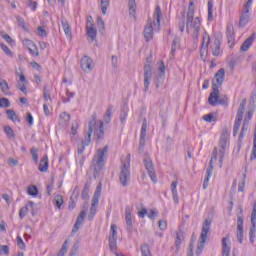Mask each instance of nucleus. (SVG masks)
<instances>
[{"instance_id":"f257e3e1","label":"nucleus","mask_w":256,"mask_h":256,"mask_svg":"<svg viewBox=\"0 0 256 256\" xmlns=\"http://www.w3.org/2000/svg\"><path fill=\"white\" fill-rule=\"evenodd\" d=\"M93 133L97 137V139H103V137L105 136L103 121L99 120L97 122L96 113L91 116L88 132L86 133L84 140H82L81 143L78 144L79 155L83 154V151H85V147H89V145H91V135H93Z\"/></svg>"},{"instance_id":"f03ea898","label":"nucleus","mask_w":256,"mask_h":256,"mask_svg":"<svg viewBox=\"0 0 256 256\" xmlns=\"http://www.w3.org/2000/svg\"><path fill=\"white\" fill-rule=\"evenodd\" d=\"M161 17H163V12H161V7L156 6L153 18H149L147 24L144 28V38L146 41H151L153 39V33L161 31Z\"/></svg>"},{"instance_id":"7ed1b4c3","label":"nucleus","mask_w":256,"mask_h":256,"mask_svg":"<svg viewBox=\"0 0 256 256\" xmlns=\"http://www.w3.org/2000/svg\"><path fill=\"white\" fill-rule=\"evenodd\" d=\"M186 31L192 35L193 41H199V33L201 32V18L193 15V10L187 12Z\"/></svg>"},{"instance_id":"20e7f679","label":"nucleus","mask_w":256,"mask_h":256,"mask_svg":"<svg viewBox=\"0 0 256 256\" xmlns=\"http://www.w3.org/2000/svg\"><path fill=\"white\" fill-rule=\"evenodd\" d=\"M109 147L105 146L103 149H98L96 155L92 159L94 169V179H97L105 167V156L107 155Z\"/></svg>"},{"instance_id":"39448f33","label":"nucleus","mask_w":256,"mask_h":256,"mask_svg":"<svg viewBox=\"0 0 256 256\" xmlns=\"http://www.w3.org/2000/svg\"><path fill=\"white\" fill-rule=\"evenodd\" d=\"M129 159H131V155L128 154L127 161L122 162L120 167L119 181L123 187H127L131 181V163Z\"/></svg>"},{"instance_id":"423d86ee","label":"nucleus","mask_w":256,"mask_h":256,"mask_svg":"<svg viewBox=\"0 0 256 256\" xmlns=\"http://www.w3.org/2000/svg\"><path fill=\"white\" fill-rule=\"evenodd\" d=\"M211 231V220L206 219L204 223L202 224V231L200 234V243L196 250V255L199 256L201 253H203V247L205 243L207 242V235H209V232Z\"/></svg>"},{"instance_id":"0eeeda50","label":"nucleus","mask_w":256,"mask_h":256,"mask_svg":"<svg viewBox=\"0 0 256 256\" xmlns=\"http://www.w3.org/2000/svg\"><path fill=\"white\" fill-rule=\"evenodd\" d=\"M227 145H229V130L227 128L223 129L222 134L220 136V163H223V159L225 158V149H227Z\"/></svg>"},{"instance_id":"6e6552de","label":"nucleus","mask_w":256,"mask_h":256,"mask_svg":"<svg viewBox=\"0 0 256 256\" xmlns=\"http://www.w3.org/2000/svg\"><path fill=\"white\" fill-rule=\"evenodd\" d=\"M117 225L112 224L110 227V235H109V249L112 253H117Z\"/></svg>"},{"instance_id":"1a4fd4ad","label":"nucleus","mask_w":256,"mask_h":256,"mask_svg":"<svg viewBox=\"0 0 256 256\" xmlns=\"http://www.w3.org/2000/svg\"><path fill=\"white\" fill-rule=\"evenodd\" d=\"M213 161H217V148H214L212 152V157L210 159L209 168L206 171V177L203 183V189H207L209 187V180L211 179V175H213Z\"/></svg>"},{"instance_id":"9d476101","label":"nucleus","mask_w":256,"mask_h":256,"mask_svg":"<svg viewBox=\"0 0 256 256\" xmlns=\"http://www.w3.org/2000/svg\"><path fill=\"white\" fill-rule=\"evenodd\" d=\"M151 79H153V69L151 64L144 65V93L149 91V86L151 85Z\"/></svg>"},{"instance_id":"9b49d317","label":"nucleus","mask_w":256,"mask_h":256,"mask_svg":"<svg viewBox=\"0 0 256 256\" xmlns=\"http://www.w3.org/2000/svg\"><path fill=\"white\" fill-rule=\"evenodd\" d=\"M143 163L151 181H153V183H157V174H155V166L153 165L151 158H145Z\"/></svg>"},{"instance_id":"f8f14e48","label":"nucleus","mask_w":256,"mask_h":256,"mask_svg":"<svg viewBox=\"0 0 256 256\" xmlns=\"http://www.w3.org/2000/svg\"><path fill=\"white\" fill-rule=\"evenodd\" d=\"M101 197V191H96L92 198V204L90 208V213L88 215V220L93 221V217L97 215V206L99 205V198Z\"/></svg>"},{"instance_id":"ddd939ff","label":"nucleus","mask_w":256,"mask_h":256,"mask_svg":"<svg viewBox=\"0 0 256 256\" xmlns=\"http://www.w3.org/2000/svg\"><path fill=\"white\" fill-rule=\"evenodd\" d=\"M80 67L84 73H91L95 67V63H93V59H91V57L84 56L80 60Z\"/></svg>"},{"instance_id":"4468645a","label":"nucleus","mask_w":256,"mask_h":256,"mask_svg":"<svg viewBox=\"0 0 256 256\" xmlns=\"http://www.w3.org/2000/svg\"><path fill=\"white\" fill-rule=\"evenodd\" d=\"M86 31L91 41H95V39H97V28H95V23H93V17L91 16L88 17L86 23Z\"/></svg>"},{"instance_id":"2eb2a0df","label":"nucleus","mask_w":256,"mask_h":256,"mask_svg":"<svg viewBox=\"0 0 256 256\" xmlns=\"http://www.w3.org/2000/svg\"><path fill=\"white\" fill-rule=\"evenodd\" d=\"M223 81H225V69L221 68L216 72L212 80V87L219 89L223 85Z\"/></svg>"},{"instance_id":"dca6fc26","label":"nucleus","mask_w":256,"mask_h":256,"mask_svg":"<svg viewBox=\"0 0 256 256\" xmlns=\"http://www.w3.org/2000/svg\"><path fill=\"white\" fill-rule=\"evenodd\" d=\"M133 208L131 206L125 207V221L127 225V231L133 230Z\"/></svg>"},{"instance_id":"f3484780","label":"nucleus","mask_w":256,"mask_h":256,"mask_svg":"<svg viewBox=\"0 0 256 256\" xmlns=\"http://www.w3.org/2000/svg\"><path fill=\"white\" fill-rule=\"evenodd\" d=\"M222 256H231V241L229 234L222 238Z\"/></svg>"},{"instance_id":"a211bd4d","label":"nucleus","mask_w":256,"mask_h":256,"mask_svg":"<svg viewBox=\"0 0 256 256\" xmlns=\"http://www.w3.org/2000/svg\"><path fill=\"white\" fill-rule=\"evenodd\" d=\"M145 137H147V119H144L142 123L139 151H143V148L145 147Z\"/></svg>"},{"instance_id":"6ab92c4d","label":"nucleus","mask_w":256,"mask_h":256,"mask_svg":"<svg viewBox=\"0 0 256 256\" xmlns=\"http://www.w3.org/2000/svg\"><path fill=\"white\" fill-rule=\"evenodd\" d=\"M85 215H87V210H82L77 217V220L72 229V233H77V231L81 229V225H83V221H85Z\"/></svg>"},{"instance_id":"aec40b11","label":"nucleus","mask_w":256,"mask_h":256,"mask_svg":"<svg viewBox=\"0 0 256 256\" xmlns=\"http://www.w3.org/2000/svg\"><path fill=\"white\" fill-rule=\"evenodd\" d=\"M210 48L212 49V55H214V57H219L223 53V50H221V41L218 39H215L211 43Z\"/></svg>"},{"instance_id":"412c9836","label":"nucleus","mask_w":256,"mask_h":256,"mask_svg":"<svg viewBox=\"0 0 256 256\" xmlns=\"http://www.w3.org/2000/svg\"><path fill=\"white\" fill-rule=\"evenodd\" d=\"M226 36H227L228 45H230V47H233V45H235V30L233 29V25L227 26Z\"/></svg>"},{"instance_id":"4be33fe9","label":"nucleus","mask_w":256,"mask_h":256,"mask_svg":"<svg viewBox=\"0 0 256 256\" xmlns=\"http://www.w3.org/2000/svg\"><path fill=\"white\" fill-rule=\"evenodd\" d=\"M243 223V215H239L237 220V239L239 243H243Z\"/></svg>"},{"instance_id":"5701e85b","label":"nucleus","mask_w":256,"mask_h":256,"mask_svg":"<svg viewBox=\"0 0 256 256\" xmlns=\"http://www.w3.org/2000/svg\"><path fill=\"white\" fill-rule=\"evenodd\" d=\"M219 101V88H213V91L210 93V96L208 98V103L212 107H215V105L218 104Z\"/></svg>"},{"instance_id":"b1692460","label":"nucleus","mask_w":256,"mask_h":256,"mask_svg":"<svg viewBox=\"0 0 256 256\" xmlns=\"http://www.w3.org/2000/svg\"><path fill=\"white\" fill-rule=\"evenodd\" d=\"M38 169L40 173H47L49 171V157H47V154L41 158Z\"/></svg>"},{"instance_id":"393cba45","label":"nucleus","mask_w":256,"mask_h":256,"mask_svg":"<svg viewBox=\"0 0 256 256\" xmlns=\"http://www.w3.org/2000/svg\"><path fill=\"white\" fill-rule=\"evenodd\" d=\"M209 43H211V37L207 32H204L202 35L201 53H207V49H209Z\"/></svg>"},{"instance_id":"a878e982","label":"nucleus","mask_w":256,"mask_h":256,"mask_svg":"<svg viewBox=\"0 0 256 256\" xmlns=\"http://www.w3.org/2000/svg\"><path fill=\"white\" fill-rule=\"evenodd\" d=\"M245 107H247V100H242V102L240 103V106L238 108L237 111V115H236V121L238 122H242L243 121V115L245 113Z\"/></svg>"},{"instance_id":"bb28decb","label":"nucleus","mask_w":256,"mask_h":256,"mask_svg":"<svg viewBox=\"0 0 256 256\" xmlns=\"http://www.w3.org/2000/svg\"><path fill=\"white\" fill-rule=\"evenodd\" d=\"M61 25L64 29V33L66 37H68L69 39H72L73 35L71 34V26L69 25V22L67 21V19L62 18Z\"/></svg>"},{"instance_id":"cd10ccee","label":"nucleus","mask_w":256,"mask_h":256,"mask_svg":"<svg viewBox=\"0 0 256 256\" xmlns=\"http://www.w3.org/2000/svg\"><path fill=\"white\" fill-rule=\"evenodd\" d=\"M253 41H255V33H253L243 42L241 46V51H249V48L251 47V45H253Z\"/></svg>"},{"instance_id":"c85d7f7f","label":"nucleus","mask_w":256,"mask_h":256,"mask_svg":"<svg viewBox=\"0 0 256 256\" xmlns=\"http://www.w3.org/2000/svg\"><path fill=\"white\" fill-rule=\"evenodd\" d=\"M177 185H179V182L177 180L173 181L171 183V191H172V197L174 203H179V194H177Z\"/></svg>"},{"instance_id":"c756f323","label":"nucleus","mask_w":256,"mask_h":256,"mask_svg":"<svg viewBox=\"0 0 256 256\" xmlns=\"http://www.w3.org/2000/svg\"><path fill=\"white\" fill-rule=\"evenodd\" d=\"M153 83H154L156 89H159L160 87H163V83H165V76H161L159 74H156L153 78Z\"/></svg>"},{"instance_id":"7c9ffc66","label":"nucleus","mask_w":256,"mask_h":256,"mask_svg":"<svg viewBox=\"0 0 256 256\" xmlns=\"http://www.w3.org/2000/svg\"><path fill=\"white\" fill-rule=\"evenodd\" d=\"M6 113L10 121H13V123H21V119H19V116H17V114L15 113V110L9 109L6 111Z\"/></svg>"},{"instance_id":"2f4dec72","label":"nucleus","mask_w":256,"mask_h":256,"mask_svg":"<svg viewBox=\"0 0 256 256\" xmlns=\"http://www.w3.org/2000/svg\"><path fill=\"white\" fill-rule=\"evenodd\" d=\"M0 89L4 95H10L9 83H7V80H5V79L0 80Z\"/></svg>"},{"instance_id":"473e14b6","label":"nucleus","mask_w":256,"mask_h":256,"mask_svg":"<svg viewBox=\"0 0 256 256\" xmlns=\"http://www.w3.org/2000/svg\"><path fill=\"white\" fill-rule=\"evenodd\" d=\"M129 15L135 17V11L137 10V2L135 0L128 1Z\"/></svg>"},{"instance_id":"72a5a7b5","label":"nucleus","mask_w":256,"mask_h":256,"mask_svg":"<svg viewBox=\"0 0 256 256\" xmlns=\"http://www.w3.org/2000/svg\"><path fill=\"white\" fill-rule=\"evenodd\" d=\"M113 117V106H109L106 110V113L104 115V121L105 123H110L111 118Z\"/></svg>"},{"instance_id":"f704fd0d","label":"nucleus","mask_w":256,"mask_h":256,"mask_svg":"<svg viewBox=\"0 0 256 256\" xmlns=\"http://www.w3.org/2000/svg\"><path fill=\"white\" fill-rule=\"evenodd\" d=\"M30 153L32 155V160L34 161L35 165L39 164V150L35 147L31 148Z\"/></svg>"},{"instance_id":"c9c22d12","label":"nucleus","mask_w":256,"mask_h":256,"mask_svg":"<svg viewBox=\"0 0 256 256\" xmlns=\"http://www.w3.org/2000/svg\"><path fill=\"white\" fill-rule=\"evenodd\" d=\"M27 193L31 195V197H37V195H39V189H37V186L32 185L28 187Z\"/></svg>"},{"instance_id":"e433bc0d","label":"nucleus","mask_w":256,"mask_h":256,"mask_svg":"<svg viewBox=\"0 0 256 256\" xmlns=\"http://www.w3.org/2000/svg\"><path fill=\"white\" fill-rule=\"evenodd\" d=\"M4 133L7 135L8 139H15V131H13L11 126H5Z\"/></svg>"},{"instance_id":"4c0bfd02","label":"nucleus","mask_w":256,"mask_h":256,"mask_svg":"<svg viewBox=\"0 0 256 256\" xmlns=\"http://www.w3.org/2000/svg\"><path fill=\"white\" fill-rule=\"evenodd\" d=\"M252 5V1L248 0L242 8V15H249V11H251Z\"/></svg>"},{"instance_id":"58836bf2","label":"nucleus","mask_w":256,"mask_h":256,"mask_svg":"<svg viewBox=\"0 0 256 256\" xmlns=\"http://www.w3.org/2000/svg\"><path fill=\"white\" fill-rule=\"evenodd\" d=\"M63 203H64L63 196L56 195L54 197V205L55 207H57V209H61V206L63 205Z\"/></svg>"},{"instance_id":"ea45409f","label":"nucleus","mask_w":256,"mask_h":256,"mask_svg":"<svg viewBox=\"0 0 256 256\" xmlns=\"http://www.w3.org/2000/svg\"><path fill=\"white\" fill-rule=\"evenodd\" d=\"M69 249V240H65L57 256H65Z\"/></svg>"},{"instance_id":"a19ab883","label":"nucleus","mask_w":256,"mask_h":256,"mask_svg":"<svg viewBox=\"0 0 256 256\" xmlns=\"http://www.w3.org/2000/svg\"><path fill=\"white\" fill-rule=\"evenodd\" d=\"M111 0H100L101 11L103 15H107V9L109 8V3Z\"/></svg>"},{"instance_id":"79ce46f5","label":"nucleus","mask_w":256,"mask_h":256,"mask_svg":"<svg viewBox=\"0 0 256 256\" xmlns=\"http://www.w3.org/2000/svg\"><path fill=\"white\" fill-rule=\"evenodd\" d=\"M249 23V14H242L240 16L239 27H245Z\"/></svg>"},{"instance_id":"37998d69","label":"nucleus","mask_w":256,"mask_h":256,"mask_svg":"<svg viewBox=\"0 0 256 256\" xmlns=\"http://www.w3.org/2000/svg\"><path fill=\"white\" fill-rule=\"evenodd\" d=\"M91 185L89 183H86L83 190H82V199H89V189Z\"/></svg>"},{"instance_id":"c03bdc74","label":"nucleus","mask_w":256,"mask_h":256,"mask_svg":"<svg viewBox=\"0 0 256 256\" xmlns=\"http://www.w3.org/2000/svg\"><path fill=\"white\" fill-rule=\"evenodd\" d=\"M141 253H142V256H152L151 250L149 249V245L147 244H144L141 246Z\"/></svg>"},{"instance_id":"a18cd8bd","label":"nucleus","mask_w":256,"mask_h":256,"mask_svg":"<svg viewBox=\"0 0 256 256\" xmlns=\"http://www.w3.org/2000/svg\"><path fill=\"white\" fill-rule=\"evenodd\" d=\"M208 21H213V1H208Z\"/></svg>"},{"instance_id":"49530a36","label":"nucleus","mask_w":256,"mask_h":256,"mask_svg":"<svg viewBox=\"0 0 256 256\" xmlns=\"http://www.w3.org/2000/svg\"><path fill=\"white\" fill-rule=\"evenodd\" d=\"M184 237H183V232L179 231L176 233V240H175V245L176 247H180L181 246V241H183Z\"/></svg>"},{"instance_id":"de8ad7c7","label":"nucleus","mask_w":256,"mask_h":256,"mask_svg":"<svg viewBox=\"0 0 256 256\" xmlns=\"http://www.w3.org/2000/svg\"><path fill=\"white\" fill-rule=\"evenodd\" d=\"M218 104L219 105H228L229 104V98L226 95L218 96Z\"/></svg>"},{"instance_id":"09e8293b","label":"nucleus","mask_w":256,"mask_h":256,"mask_svg":"<svg viewBox=\"0 0 256 256\" xmlns=\"http://www.w3.org/2000/svg\"><path fill=\"white\" fill-rule=\"evenodd\" d=\"M203 119L204 121H206V123H213L217 121V119L215 118V115H213L212 113L204 115Z\"/></svg>"},{"instance_id":"8fccbe9b","label":"nucleus","mask_w":256,"mask_h":256,"mask_svg":"<svg viewBox=\"0 0 256 256\" xmlns=\"http://www.w3.org/2000/svg\"><path fill=\"white\" fill-rule=\"evenodd\" d=\"M247 129V123L244 122L238 138L239 143H241L242 139L245 137V132H247Z\"/></svg>"},{"instance_id":"3c124183","label":"nucleus","mask_w":256,"mask_h":256,"mask_svg":"<svg viewBox=\"0 0 256 256\" xmlns=\"http://www.w3.org/2000/svg\"><path fill=\"white\" fill-rule=\"evenodd\" d=\"M0 47L8 57H13V52H11V49H9L7 45H5L4 43H1Z\"/></svg>"},{"instance_id":"603ef678","label":"nucleus","mask_w":256,"mask_h":256,"mask_svg":"<svg viewBox=\"0 0 256 256\" xmlns=\"http://www.w3.org/2000/svg\"><path fill=\"white\" fill-rule=\"evenodd\" d=\"M43 97L45 101H51V92L47 89V86L43 88Z\"/></svg>"},{"instance_id":"864d4df0","label":"nucleus","mask_w":256,"mask_h":256,"mask_svg":"<svg viewBox=\"0 0 256 256\" xmlns=\"http://www.w3.org/2000/svg\"><path fill=\"white\" fill-rule=\"evenodd\" d=\"M27 213H29V208L27 206L22 207L19 211V217L20 219H25L27 216Z\"/></svg>"},{"instance_id":"5fc2aeb1","label":"nucleus","mask_w":256,"mask_h":256,"mask_svg":"<svg viewBox=\"0 0 256 256\" xmlns=\"http://www.w3.org/2000/svg\"><path fill=\"white\" fill-rule=\"evenodd\" d=\"M0 107L8 108L11 107V102H9V99L7 98H1L0 99Z\"/></svg>"},{"instance_id":"6e6d98bb","label":"nucleus","mask_w":256,"mask_h":256,"mask_svg":"<svg viewBox=\"0 0 256 256\" xmlns=\"http://www.w3.org/2000/svg\"><path fill=\"white\" fill-rule=\"evenodd\" d=\"M240 127H241V122L236 120L234 123V128H233V137H237Z\"/></svg>"},{"instance_id":"4d7b16f0","label":"nucleus","mask_w":256,"mask_h":256,"mask_svg":"<svg viewBox=\"0 0 256 256\" xmlns=\"http://www.w3.org/2000/svg\"><path fill=\"white\" fill-rule=\"evenodd\" d=\"M28 51L33 57H39V49L37 48V45H34L32 48H28Z\"/></svg>"},{"instance_id":"13d9d810","label":"nucleus","mask_w":256,"mask_h":256,"mask_svg":"<svg viewBox=\"0 0 256 256\" xmlns=\"http://www.w3.org/2000/svg\"><path fill=\"white\" fill-rule=\"evenodd\" d=\"M22 43L24 47H26L27 49H31L32 47H35V43H33V41H31L30 39H24Z\"/></svg>"},{"instance_id":"bf43d9fd","label":"nucleus","mask_w":256,"mask_h":256,"mask_svg":"<svg viewBox=\"0 0 256 256\" xmlns=\"http://www.w3.org/2000/svg\"><path fill=\"white\" fill-rule=\"evenodd\" d=\"M60 119L64 120V125H67L69 121H71V115L67 114V112H63L60 114Z\"/></svg>"},{"instance_id":"052dcab7","label":"nucleus","mask_w":256,"mask_h":256,"mask_svg":"<svg viewBox=\"0 0 256 256\" xmlns=\"http://www.w3.org/2000/svg\"><path fill=\"white\" fill-rule=\"evenodd\" d=\"M67 98H63V103H69L71 99L75 97V93L69 92V90L66 91Z\"/></svg>"},{"instance_id":"680f3d73","label":"nucleus","mask_w":256,"mask_h":256,"mask_svg":"<svg viewBox=\"0 0 256 256\" xmlns=\"http://www.w3.org/2000/svg\"><path fill=\"white\" fill-rule=\"evenodd\" d=\"M177 43H179V38L175 37L172 41L171 55H175V51L177 49Z\"/></svg>"},{"instance_id":"e2e57ef3","label":"nucleus","mask_w":256,"mask_h":256,"mask_svg":"<svg viewBox=\"0 0 256 256\" xmlns=\"http://www.w3.org/2000/svg\"><path fill=\"white\" fill-rule=\"evenodd\" d=\"M157 75H161V76L165 77V63L160 62Z\"/></svg>"},{"instance_id":"0e129e2a","label":"nucleus","mask_w":256,"mask_h":256,"mask_svg":"<svg viewBox=\"0 0 256 256\" xmlns=\"http://www.w3.org/2000/svg\"><path fill=\"white\" fill-rule=\"evenodd\" d=\"M77 251H79V242L74 243L73 248L70 251V256L77 255Z\"/></svg>"},{"instance_id":"69168bd1","label":"nucleus","mask_w":256,"mask_h":256,"mask_svg":"<svg viewBox=\"0 0 256 256\" xmlns=\"http://www.w3.org/2000/svg\"><path fill=\"white\" fill-rule=\"evenodd\" d=\"M0 254L1 255H9V246L1 245L0 246Z\"/></svg>"},{"instance_id":"338daca9","label":"nucleus","mask_w":256,"mask_h":256,"mask_svg":"<svg viewBox=\"0 0 256 256\" xmlns=\"http://www.w3.org/2000/svg\"><path fill=\"white\" fill-rule=\"evenodd\" d=\"M17 245L19 247V249H25V242L23 241V238H21V236H17Z\"/></svg>"},{"instance_id":"774afa93","label":"nucleus","mask_w":256,"mask_h":256,"mask_svg":"<svg viewBox=\"0 0 256 256\" xmlns=\"http://www.w3.org/2000/svg\"><path fill=\"white\" fill-rule=\"evenodd\" d=\"M38 35L40 37H47V31L45 30V27L43 26L38 27Z\"/></svg>"}]
</instances>
